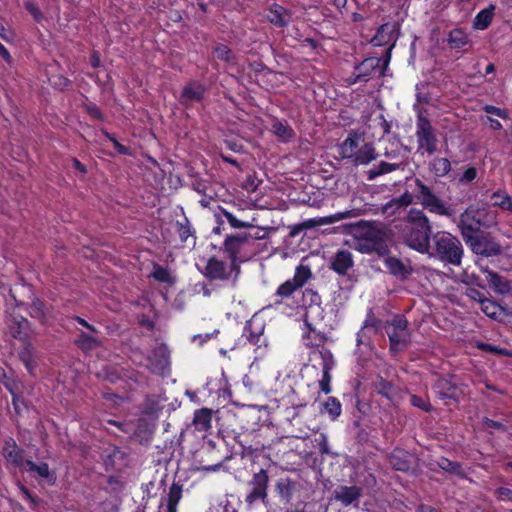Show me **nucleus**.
Here are the masks:
<instances>
[{
  "instance_id": "338daca9",
  "label": "nucleus",
  "mask_w": 512,
  "mask_h": 512,
  "mask_svg": "<svg viewBox=\"0 0 512 512\" xmlns=\"http://www.w3.org/2000/svg\"><path fill=\"white\" fill-rule=\"evenodd\" d=\"M218 334V330H214L212 333H206V334H197L195 336H193V339L192 341L193 342H199V345H203L205 342H207L208 340L212 339L213 337H215L216 335Z\"/></svg>"
},
{
  "instance_id": "4be33fe9",
  "label": "nucleus",
  "mask_w": 512,
  "mask_h": 512,
  "mask_svg": "<svg viewBox=\"0 0 512 512\" xmlns=\"http://www.w3.org/2000/svg\"><path fill=\"white\" fill-rule=\"evenodd\" d=\"M3 455L9 463H11L17 467L25 466L26 460H24L23 452L20 449H18L15 442L8 441L5 444V446L3 448Z\"/></svg>"
},
{
  "instance_id": "a18cd8bd",
  "label": "nucleus",
  "mask_w": 512,
  "mask_h": 512,
  "mask_svg": "<svg viewBox=\"0 0 512 512\" xmlns=\"http://www.w3.org/2000/svg\"><path fill=\"white\" fill-rule=\"evenodd\" d=\"M468 43V36L461 29H454L449 34V44L452 48H462Z\"/></svg>"
},
{
  "instance_id": "13d9d810",
  "label": "nucleus",
  "mask_w": 512,
  "mask_h": 512,
  "mask_svg": "<svg viewBox=\"0 0 512 512\" xmlns=\"http://www.w3.org/2000/svg\"><path fill=\"white\" fill-rule=\"evenodd\" d=\"M178 234L181 241H187L188 237L191 236V226L187 219H185V223H177Z\"/></svg>"
},
{
  "instance_id": "052dcab7",
  "label": "nucleus",
  "mask_w": 512,
  "mask_h": 512,
  "mask_svg": "<svg viewBox=\"0 0 512 512\" xmlns=\"http://www.w3.org/2000/svg\"><path fill=\"white\" fill-rule=\"evenodd\" d=\"M5 386L10 391V393L12 394V396H13V401L12 402H13L14 408L19 413L21 411V405H24V404H23L22 400L20 399V397L17 396L16 393H15L16 386L8 384V383H5Z\"/></svg>"
},
{
  "instance_id": "58836bf2",
  "label": "nucleus",
  "mask_w": 512,
  "mask_h": 512,
  "mask_svg": "<svg viewBox=\"0 0 512 512\" xmlns=\"http://www.w3.org/2000/svg\"><path fill=\"white\" fill-rule=\"evenodd\" d=\"M297 289H299L297 287V284L292 282L291 279L285 281L276 290L275 296L278 297L279 299H277L275 303L276 304H281L283 299L289 298L290 296H292V294Z\"/></svg>"
},
{
  "instance_id": "1a4fd4ad",
  "label": "nucleus",
  "mask_w": 512,
  "mask_h": 512,
  "mask_svg": "<svg viewBox=\"0 0 512 512\" xmlns=\"http://www.w3.org/2000/svg\"><path fill=\"white\" fill-rule=\"evenodd\" d=\"M472 251L486 257L496 256L501 253V246L493 238L489 236L475 235L465 241Z\"/></svg>"
},
{
  "instance_id": "4468645a",
  "label": "nucleus",
  "mask_w": 512,
  "mask_h": 512,
  "mask_svg": "<svg viewBox=\"0 0 512 512\" xmlns=\"http://www.w3.org/2000/svg\"><path fill=\"white\" fill-rule=\"evenodd\" d=\"M249 240L248 233L228 236L224 241V250L228 253L232 263L237 259L238 254Z\"/></svg>"
},
{
  "instance_id": "6e6d98bb",
  "label": "nucleus",
  "mask_w": 512,
  "mask_h": 512,
  "mask_svg": "<svg viewBox=\"0 0 512 512\" xmlns=\"http://www.w3.org/2000/svg\"><path fill=\"white\" fill-rule=\"evenodd\" d=\"M152 276L159 282L169 283L171 281L168 270L160 265H154Z\"/></svg>"
},
{
  "instance_id": "6ab92c4d",
  "label": "nucleus",
  "mask_w": 512,
  "mask_h": 512,
  "mask_svg": "<svg viewBox=\"0 0 512 512\" xmlns=\"http://www.w3.org/2000/svg\"><path fill=\"white\" fill-rule=\"evenodd\" d=\"M353 266V256L347 250L338 251L331 263V268L338 274H346V272Z\"/></svg>"
},
{
  "instance_id": "72a5a7b5",
  "label": "nucleus",
  "mask_w": 512,
  "mask_h": 512,
  "mask_svg": "<svg viewBox=\"0 0 512 512\" xmlns=\"http://www.w3.org/2000/svg\"><path fill=\"white\" fill-rule=\"evenodd\" d=\"M385 266L389 272L395 276L406 277L410 274V269L395 257L387 258L385 260Z\"/></svg>"
},
{
  "instance_id": "f8f14e48",
  "label": "nucleus",
  "mask_w": 512,
  "mask_h": 512,
  "mask_svg": "<svg viewBox=\"0 0 512 512\" xmlns=\"http://www.w3.org/2000/svg\"><path fill=\"white\" fill-rule=\"evenodd\" d=\"M381 62V58L378 57H370L365 59L360 65L356 67L354 78L348 79V83L351 85L358 81H367L369 77L377 71L380 75H382L383 71L381 70Z\"/></svg>"
},
{
  "instance_id": "09e8293b",
  "label": "nucleus",
  "mask_w": 512,
  "mask_h": 512,
  "mask_svg": "<svg viewBox=\"0 0 512 512\" xmlns=\"http://www.w3.org/2000/svg\"><path fill=\"white\" fill-rule=\"evenodd\" d=\"M357 215H358V213L355 210H347L344 212H338L336 214L324 217L321 219V223L322 224H332V223H335V222L343 220V219L356 217Z\"/></svg>"
},
{
  "instance_id": "2f4dec72",
  "label": "nucleus",
  "mask_w": 512,
  "mask_h": 512,
  "mask_svg": "<svg viewBox=\"0 0 512 512\" xmlns=\"http://www.w3.org/2000/svg\"><path fill=\"white\" fill-rule=\"evenodd\" d=\"M324 317V310L321 305H312L305 308L304 323L306 328H310L314 323L321 321Z\"/></svg>"
},
{
  "instance_id": "aec40b11",
  "label": "nucleus",
  "mask_w": 512,
  "mask_h": 512,
  "mask_svg": "<svg viewBox=\"0 0 512 512\" xmlns=\"http://www.w3.org/2000/svg\"><path fill=\"white\" fill-rule=\"evenodd\" d=\"M377 158L376 150L372 143H363L359 145L356 154L352 160L354 165H367Z\"/></svg>"
},
{
  "instance_id": "9b49d317",
  "label": "nucleus",
  "mask_w": 512,
  "mask_h": 512,
  "mask_svg": "<svg viewBox=\"0 0 512 512\" xmlns=\"http://www.w3.org/2000/svg\"><path fill=\"white\" fill-rule=\"evenodd\" d=\"M433 390L436 396L442 400L445 405H450L452 402L458 401L460 389L447 378L437 379L433 385Z\"/></svg>"
},
{
  "instance_id": "c9c22d12",
  "label": "nucleus",
  "mask_w": 512,
  "mask_h": 512,
  "mask_svg": "<svg viewBox=\"0 0 512 512\" xmlns=\"http://www.w3.org/2000/svg\"><path fill=\"white\" fill-rule=\"evenodd\" d=\"M430 170L437 177H443L451 170V163L447 158H435L430 163Z\"/></svg>"
},
{
  "instance_id": "c756f323",
  "label": "nucleus",
  "mask_w": 512,
  "mask_h": 512,
  "mask_svg": "<svg viewBox=\"0 0 512 512\" xmlns=\"http://www.w3.org/2000/svg\"><path fill=\"white\" fill-rule=\"evenodd\" d=\"M487 281L489 285L500 294H506L511 290L510 283L501 276H499L497 273H494L492 271L488 272Z\"/></svg>"
},
{
  "instance_id": "ea45409f",
  "label": "nucleus",
  "mask_w": 512,
  "mask_h": 512,
  "mask_svg": "<svg viewBox=\"0 0 512 512\" xmlns=\"http://www.w3.org/2000/svg\"><path fill=\"white\" fill-rule=\"evenodd\" d=\"M311 276L312 272L310 267L301 263L299 266H297L294 277L291 280L297 284L298 288H301L308 281V279L311 278Z\"/></svg>"
},
{
  "instance_id": "49530a36",
  "label": "nucleus",
  "mask_w": 512,
  "mask_h": 512,
  "mask_svg": "<svg viewBox=\"0 0 512 512\" xmlns=\"http://www.w3.org/2000/svg\"><path fill=\"white\" fill-rule=\"evenodd\" d=\"M413 202V196L409 192H405L399 198H395L391 200L384 206V212H387L389 209H398L401 207H407Z\"/></svg>"
},
{
  "instance_id": "37998d69",
  "label": "nucleus",
  "mask_w": 512,
  "mask_h": 512,
  "mask_svg": "<svg viewBox=\"0 0 512 512\" xmlns=\"http://www.w3.org/2000/svg\"><path fill=\"white\" fill-rule=\"evenodd\" d=\"M222 214L229 222L232 228L242 229L255 227V218H253L251 221H241L238 218H236L232 213L224 209L222 210Z\"/></svg>"
},
{
  "instance_id": "412c9836",
  "label": "nucleus",
  "mask_w": 512,
  "mask_h": 512,
  "mask_svg": "<svg viewBox=\"0 0 512 512\" xmlns=\"http://www.w3.org/2000/svg\"><path fill=\"white\" fill-rule=\"evenodd\" d=\"M230 275L228 267L223 261L211 258L206 266V276L211 279H227Z\"/></svg>"
},
{
  "instance_id": "39448f33",
  "label": "nucleus",
  "mask_w": 512,
  "mask_h": 512,
  "mask_svg": "<svg viewBox=\"0 0 512 512\" xmlns=\"http://www.w3.org/2000/svg\"><path fill=\"white\" fill-rule=\"evenodd\" d=\"M414 182L417 188L415 198L424 209L437 215L452 216V210L427 185L418 178Z\"/></svg>"
},
{
  "instance_id": "a211bd4d",
  "label": "nucleus",
  "mask_w": 512,
  "mask_h": 512,
  "mask_svg": "<svg viewBox=\"0 0 512 512\" xmlns=\"http://www.w3.org/2000/svg\"><path fill=\"white\" fill-rule=\"evenodd\" d=\"M204 87L196 82L189 83L183 88L180 101L184 105L200 102L204 95Z\"/></svg>"
},
{
  "instance_id": "a878e982",
  "label": "nucleus",
  "mask_w": 512,
  "mask_h": 512,
  "mask_svg": "<svg viewBox=\"0 0 512 512\" xmlns=\"http://www.w3.org/2000/svg\"><path fill=\"white\" fill-rule=\"evenodd\" d=\"M22 345V349L18 352L19 359L22 361L28 372L33 373L36 367L34 348L29 340H27L26 343H22Z\"/></svg>"
},
{
  "instance_id": "e433bc0d",
  "label": "nucleus",
  "mask_w": 512,
  "mask_h": 512,
  "mask_svg": "<svg viewBox=\"0 0 512 512\" xmlns=\"http://www.w3.org/2000/svg\"><path fill=\"white\" fill-rule=\"evenodd\" d=\"M438 466L442 470H444V471H446L448 473H451L453 475H456V476H458L460 478H465L466 477L465 471L463 470V468L461 467V465L458 462L450 461L447 458H441L438 461Z\"/></svg>"
},
{
  "instance_id": "0eeeda50",
  "label": "nucleus",
  "mask_w": 512,
  "mask_h": 512,
  "mask_svg": "<svg viewBox=\"0 0 512 512\" xmlns=\"http://www.w3.org/2000/svg\"><path fill=\"white\" fill-rule=\"evenodd\" d=\"M416 137L418 148L433 154L437 149V138L429 120L422 115L418 116L416 123Z\"/></svg>"
},
{
  "instance_id": "e2e57ef3",
  "label": "nucleus",
  "mask_w": 512,
  "mask_h": 512,
  "mask_svg": "<svg viewBox=\"0 0 512 512\" xmlns=\"http://www.w3.org/2000/svg\"><path fill=\"white\" fill-rule=\"evenodd\" d=\"M483 110L486 113L496 115V116H498L500 118H503V119H508L509 118V115H508V113L505 110L500 109V108L495 107V106H492V105H485L483 107Z\"/></svg>"
},
{
  "instance_id": "f03ea898",
  "label": "nucleus",
  "mask_w": 512,
  "mask_h": 512,
  "mask_svg": "<svg viewBox=\"0 0 512 512\" xmlns=\"http://www.w3.org/2000/svg\"><path fill=\"white\" fill-rule=\"evenodd\" d=\"M351 233L356 239L364 241L360 247L362 252L380 251L387 238L384 225L370 221H359L352 225Z\"/></svg>"
},
{
  "instance_id": "b1692460",
  "label": "nucleus",
  "mask_w": 512,
  "mask_h": 512,
  "mask_svg": "<svg viewBox=\"0 0 512 512\" xmlns=\"http://www.w3.org/2000/svg\"><path fill=\"white\" fill-rule=\"evenodd\" d=\"M212 410L208 408H201L195 411L193 418V425L195 429L200 432H206L211 428Z\"/></svg>"
},
{
  "instance_id": "bf43d9fd",
  "label": "nucleus",
  "mask_w": 512,
  "mask_h": 512,
  "mask_svg": "<svg viewBox=\"0 0 512 512\" xmlns=\"http://www.w3.org/2000/svg\"><path fill=\"white\" fill-rule=\"evenodd\" d=\"M376 388L378 392L385 397L390 398L392 396L393 387L389 382L380 379V381L376 384Z\"/></svg>"
},
{
  "instance_id": "f704fd0d",
  "label": "nucleus",
  "mask_w": 512,
  "mask_h": 512,
  "mask_svg": "<svg viewBox=\"0 0 512 512\" xmlns=\"http://www.w3.org/2000/svg\"><path fill=\"white\" fill-rule=\"evenodd\" d=\"M76 344L83 351H91L100 346V340L94 335L81 332L76 340Z\"/></svg>"
},
{
  "instance_id": "3c124183",
  "label": "nucleus",
  "mask_w": 512,
  "mask_h": 512,
  "mask_svg": "<svg viewBox=\"0 0 512 512\" xmlns=\"http://www.w3.org/2000/svg\"><path fill=\"white\" fill-rule=\"evenodd\" d=\"M478 176V170L477 168L470 166L466 167L464 171L458 175V182L462 185H467L471 182H473Z\"/></svg>"
},
{
  "instance_id": "4d7b16f0",
  "label": "nucleus",
  "mask_w": 512,
  "mask_h": 512,
  "mask_svg": "<svg viewBox=\"0 0 512 512\" xmlns=\"http://www.w3.org/2000/svg\"><path fill=\"white\" fill-rule=\"evenodd\" d=\"M410 402L414 407L420 408L426 412H429L432 409L428 401L417 395H411Z\"/></svg>"
},
{
  "instance_id": "7ed1b4c3",
  "label": "nucleus",
  "mask_w": 512,
  "mask_h": 512,
  "mask_svg": "<svg viewBox=\"0 0 512 512\" xmlns=\"http://www.w3.org/2000/svg\"><path fill=\"white\" fill-rule=\"evenodd\" d=\"M495 224V216L485 208L468 207L461 215L458 227L465 241L477 235L481 227H490Z\"/></svg>"
},
{
  "instance_id": "9d476101",
  "label": "nucleus",
  "mask_w": 512,
  "mask_h": 512,
  "mask_svg": "<svg viewBox=\"0 0 512 512\" xmlns=\"http://www.w3.org/2000/svg\"><path fill=\"white\" fill-rule=\"evenodd\" d=\"M268 481L269 477L266 470L261 469L258 473L254 474L249 483L251 491L246 496V502L248 504L251 505L258 500H264L266 498Z\"/></svg>"
},
{
  "instance_id": "603ef678",
  "label": "nucleus",
  "mask_w": 512,
  "mask_h": 512,
  "mask_svg": "<svg viewBox=\"0 0 512 512\" xmlns=\"http://www.w3.org/2000/svg\"><path fill=\"white\" fill-rule=\"evenodd\" d=\"M303 303L305 308L312 305H321V296L312 289H306L303 292Z\"/></svg>"
},
{
  "instance_id": "79ce46f5",
  "label": "nucleus",
  "mask_w": 512,
  "mask_h": 512,
  "mask_svg": "<svg viewBox=\"0 0 512 512\" xmlns=\"http://www.w3.org/2000/svg\"><path fill=\"white\" fill-rule=\"evenodd\" d=\"M494 206H498L503 210L512 212V199L509 195L502 191H497L491 196Z\"/></svg>"
},
{
  "instance_id": "f3484780",
  "label": "nucleus",
  "mask_w": 512,
  "mask_h": 512,
  "mask_svg": "<svg viewBox=\"0 0 512 512\" xmlns=\"http://www.w3.org/2000/svg\"><path fill=\"white\" fill-rule=\"evenodd\" d=\"M389 461L395 470L407 472L412 469L414 457L404 450L395 449L391 453Z\"/></svg>"
},
{
  "instance_id": "5701e85b",
  "label": "nucleus",
  "mask_w": 512,
  "mask_h": 512,
  "mask_svg": "<svg viewBox=\"0 0 512 512\" xmlns=\"http://www.w3.org/2000/svg\"><path fill=\"white\" fill-rule=\"evenodd\" d=\"M182 498V487L173 483L170 488L166 498V503L163 502L159 505V509L165 508L167 512H177V505Z\"/></svg>"
},
{
  "instance_id": "8fccbe9b",
  "label": "nucleus",
  "mask_w": 512,
  "mask_h": 512,
  "mask_svg": "<svg viewBox=\"0 0 512 512\" xmlns=\"http://www.w3.org/2000/svg\"><path fill=\"white\" fill-rule=\"evenodd\" d=\"M481 310L489 317L495 318L500 311V307L489 299H479Z\"/></svg>"
},
{
  "instance_id": "a19ab883",
  "label": "nucleus",
  "mask_w": 512,
  "mask_h": 512,
  "mask_svg": "<svg viewBox=\"0 0 512 512\" xmlns=\"http://www.w3.org/2000/svg\"><path fill=\"white\" fill-rule=\"evenodd\" d=\"M323 412L327 413L332 420L338 418L341 414V403L335 397H329L323 404Z\"/></svg>"
},
{
  "instance_id": "f257e3e1",
  "label": "nucleus",
  "mask_w": 512,
  "mask_h": 512,
  "mask_svg": "<svg viewBox=\"0 0 512 512\" xmlns=\"http://www.w3.org/2000/svg\"><path fill=\"white\" fill-rule=\"evenodd\" d=\"M431 225L425 213L411 208L400 226L403 241L412 249L424 254L429 252Z\"/></svg>"
},
{
  "instance_id": "20e7f679",
  "label": "nucleus",
  "mask_w": 512,
  "mask_h": 512,
  "mask_svg": "<svg viewBox=\"0 0 512 512\" xmlns=\"http://www.w3.org/2000/svg\"><path fill=\"white\" fill-rule=\"evenodd\" d=\"M435 254L442 262L459 266L463 256V247L457 237L448 232H437L432 237Z\"/></svg>"
},
{
  "instance_id": "69168bd1",
  "label": "nucleus",
  "mask_w": 512,
  "mask_h": 512,
  "mask_svg": "<svg viewBox=\"0 0 512 512\" xmlns=\"http://www.w3.org/2000/svg\"><path fill=\"white\" fill-rule=\"evenodd\" d=\"M25 7L27 9V11L33 16V18L36 20V21H41L43 16H42V13L40 12L39 8L32 2H27L25 4Z\"/></svg>"
},
{
  "instance_id": "dca6fc26",
  "label": "nucleus",
  "mask_w": 512,
  "mask_h": 512,
  "mask_svg": "<svg viewBox=\"0 0 512 512\" xmlns=\"http://www.w3.org/2000/svg\"><path fill=\"white\" fill-rule=\"evenodd\" d=\"M362 495V489L358 486H339L334 491V498L344 506H349L358 501Z\"/></svg>"
},
{
  "instance_id": "c85d7f7f",
  "label": "nucleus",
  "mask_w": 512,
  "mask_h": 512,
  "mask_svg": "<svg viewBox=\"0 0 512 512\" xmlns=\"http://www.w3.org/2000/svg\"><path fill=\"white\" fill-rule=\"evenodd\" d=\"M359 147L358 138L349 136L340 145L339 153L343 159L353 160Z\"/></svg>"
},
{
  "instance_id": "5fc2aeb1",
  "label": "nucleus",
  "mask_w": 512,
  "mask_h": 512,
  "mask_svg": "<svg viewBox=\"0 0 512 512\" xmlns=\"http://www.w3.org/2000/svg\"><path fill=\"white\" fill-rule=\"evenodd\" d=\"M214 55L216 58L227 62H231L234 58L231 50L223 44H219L214 48Z\"/></svg>"
},
{
  "instance_id": "864d4df0",
  "label": "nucleus",
  "mask_w": 512,
  "mask_h": 512,
  "mask_svg": "<svg viewBox=\"0 0 512 512\" xmlns=\"http://www.w3.org/2000/svg\"><path fill=\"white\" fill-rule=\"evenodd\" d=\"M276 488L283 499L289 500L292 494L291 481L289 479H280Z\"/></svg>"
},
{
  "instance_id": "2eb2a0df",
  "label": "nucleus",
  "mask_w": 512,
  "mask_h": 512,
  "mask_svg": "<svg viewBox=\"0 0 512 512\" xmlns=\"http://www.w3.org/2000/svg\"><path fill=\"white\" fill-rule=\"evenodd\" d=\"M10 335L19 340L21 343H26L30 337L29 322L22 316H14L9 324Z\"/></svg>"
},
{
  "instance_id": "774afa93",
  "label": "nucleus",
  "mask_w": 512,
  "mask_h": 512,
  "mask_svg": "<svg viewBox=\"0 0 512 512\" xmlns=\"http://www.w3.org/2000/svg\"><path fill=\"white\" fill-rule=\"evenodd\" d=\"M42 306H43V304L40 301L34 302L33 306H32L31 315L33 317H39V318L43 317L44 313L42 311Z\"/></svg>"
},
{
  "instance_id": "c03bdc74",
  "label": "nucleus",
  "mask_w": 512,
  "mask_h": 512,
  "mask_svg": "<svg viewBox=\"0 0 512 512\" xmlns=\"http://www.w3.org/2000/svg\"><path fill=\"white\" fill-rule=\"evenodd\" d=\"M267 17L271 23L280 27L285 26L288 22L287 14L285 10L280 6L271 9Z\"/></svg>"
},
{
  "instance_id": "680f3d73",
  "label": "nucleus",
  "mask_w": 512,
  "mask_h": 512,
  "mask_svg": "<svg viewBox=\"0 0 512 512\" xmlns=\"http://www.w3.org/2000/svg\"><path fill=\"white\" fill-rule=\"evenodd\" d=\"M262 333H263V328L256 334L250 332L249 335L246 336L247 340L250 343L256 345L258 348H260L261 345L265 343V338H263Z\"/></svg>"
},
{
  "instance_id": "cd10ccee",
  "label": "nucleus",
  "mask_w": 512,
  "mask_h": 512,
  "mask_svg": "<svg viewBox=\"0 0 512 512\" xmlns=\"http://www.w3.org/2000/svg\"><path fill=\"white\" fill-rule=\"evenodd\" d=\"M307 330L303 333L302 340L306 347L318 348L323 345L325 337L312 326L306 328Z\"/></svg>"
},
{
  "instance_id": "bb28decb",
  "label": "nucleus",
  "mask_w": 512,
  "mask_h": 512,
  "mask_svg": "<svg viewBox=\"0 0 512 512\" xmlns=\"http://www.w3.org/2000/svg\"><path fill=\"white\" fill-rule=\"evenodd\" d=\"M395 31V25L386 23L383 24L372 38V43L375 46H381L387 44L392 38Z\"/></svg>"
},
{
  "instance_id": "ddd939ff",
  "label": "nucleus",
  "mask_w": 512,
  "mask_h": 512,
  "mask_svg": "<svg viewBox=\"0 0 512 512\" xmlns=\"http://www.w3.org/2000/svg\"><path fill=\"white\" fill-rule=\"evenodd\" d=\"M312 356H319L322 359V372L323 376L322 379L319 381V386L321 390L328 394L331 392V375L330 371L333 368L334 361H333V355L332 353L325 348L322 349H315L311 352Z\"/></svg>"
},
{
  "instance_id": "7c9ffc66",
  "label": "nucleus",
  "mask_w": 512,
  "mask_h": 512,
  "mask_svg": "<svg viewBox=\"0 0 512 512\" xmlns=\"http://www.w3.org/2000/svg\"><path fill=\"white\" fill-rule=\"evenodd\" d=\"M493 10V6L481 10L474 18L473 27L478 30H484L488 28L493 19Z\"/></svg>"
},
{
  "instance_id": "0e129e2a",
  "label": "nucleus",
  "mask_w": 512,
  "mask_h": 512,
  "mask_svg": "<svg viewBox=\"0 0 512 512\" xmlns=\"http://www.w3.org/2000/svg\"><path fill=\"white\" fill-rule=\"evenodd\" d=\"M319 451L322 454L329 453L328 437L325 434H320L319 438L316 439Z\"/></svg>"
},
{
  "instance_id": "423d86ee",
  "label": "nucleus",
  "mask_w": 512,
  "mask_h": 512,
  "mask_svg": "<svg viewBox=\"0 0 512 512\" xmlns=\"http://www.w3.org/2000/svg\"><path fill=\"white\" fill-rule=\"evenodd\" d=\"M408 322L401 316H395L387 322L386 332L390 340V350L398 353L404 350L410 342V333L407 329Z\"/></svg>"
},
{
  "instance_id": "6e6552de",
  "label": "nucleus",
  "mask_w": 512,
  "mask_h": 512,
  "mask_svg": "<svg viewBox=\"0 0 512 512\" xmlns=\"http://www.w3.org/2000/svg\"><path fill=\"white\" fill-rule=\"evenodd\" d=\"M146 367L155 374L166 375L170 371V351L161 344L155 347L147 357Z\"/></svg>"
},
{
  "instance_id": "473e14b6",
  "label": "nucleus",
  "mask_w": 512,
  "mask_h": 512,
  "mask_svg": "<svg viewBox=\"0 0 512 512\" xmlns=\"http://www.w3.org/2000/svg\"><path fill=\"white\" fill-rule=\"evenodd\" d=\"M401 168V164L380 162L377 166H374L367 172L368 180H374L376 177L393 172Z\"/></svg>"
},
{
  "instance_id": "de8ad7c7",
  "label": "nucleus",
  "mask_w": 512,
  "mask_h": 512,
  "mask_svg": "<svg viewBox=\"0 0 512 512\" xmlns=\"http://www.w3.org/2000/svg\"><path fill=\"white\" fill-rule=\"evenodd\" d=\"M382 327V322L378 319H376L372 314H369L364 322V325L358 334V337H360L362 334H365L366 332H373L376 333L379 329Z\"/></svg>"
},
{
  "instance_id": "4c0bfd02",
  "label": "nucleus",
  "mask_w": 512,
  "mask_h": 512,
  "mask_svg": "<svg viewBox=\"0 0 512 512\" xmlns=\"http://www.w3.org/2000/svg\"><path fill=\"white\" fill-rule=\"evenodd\" d=\"M274 134L283 141H289L295 135L293 129L282 121H275L272 125Z\"/></svg>"
},
{
  "instance_id": "393cba45",
  "label": "nucleus",
  "mask_w": 512,
  "mask_h": 512,
  "mask_svg": "<svg viewBox=\"0 0 512 512\" xmlns=\"http://www.w3.org/2000/svg\"><path fill=\"white\" fill-rule=\"evenodd\" d=\"M25 469L33 474L35 477H39L42 479H47L50 483H54L55 478L53 474L50 472L49 466L47 463H34L31 460H26Z\"/></svg>"
}]
</instances>
